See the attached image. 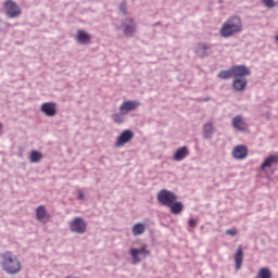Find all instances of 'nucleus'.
<instances>
[{"instance_id": "nucleus-26", "label": "nucleus", "mask_w": 278, "mask_h": 278, "mask_svg": "<svg viewBox=\"0 0 278 278\" xmlns=\"http://www.w3.org/2000/svg\"><path fill=\"white\" fill-rule=\"evenodd\" d=\"M255 278H271V273H270L269 268H261L257 277H255Z\"/></svg>"}, {"instance_id": "nucleus-11", "label": "nucleus", "mask_w": 278, "mask_h": 278, "mask_svg": "<svg viewBox=\"0 0 278 278\" xmlns=\"http://www.w3.org/2000/svg\"><path fill=\"white\" fill-rule=\"evenodd\" d=\"M250 74L249 67L247 65H233L232 67V76H237L239 78H245L247 75Z\"/></svg>"}, {"instance_id": "nucleus-3", "label": "nucleus", "mask_w": 278, "mask_h": 278, "mask_svg": "<svg viewBox=\"0 0 278 278\" xmlns=\"http://www.w3.org/2000/svg\"><path fill=\"white\" fill-rule=\"evenodd\" d=\"M157 201L161 205H165L169 207L170 212H173V203L177 201V194L175 192H170L169 190H161L157 193Z\"/></svg>"}, {"instance_id": "nucleus-29", "label": "nucleus", "mask_w": 278, "mask_h": 278, "mask_svg": "<svg viewBox=\"0 0 278 278\" xmlns=\"http://www.w3.org/2000/svg\"><path fill=\"white\" fill-rule=\"evenodd\" d=\"M227 236H237L238 229H227L226 230Z\"/></svg>"}, {"instance_id": "nucleus-23", "label": "nucleus", "mask_w": 278, "mask_h": 278, "mask_svg": "<svg viewBox=\"0 0 278 278\" xmlns=\"http://www.w3.org/2000/svg\"><path fill=\"white\" fill-rule=\"evenodd\" d=\"M29 160L31 164H36L42 160V153H40L39 150H31Z\"/></svg>"}, {"instance_id": "nucleus-31", "label": "nucleus", "mask_w": 278, "mask_h": 278, "mask_svg": "<svg viewBox=\"0 0 278 278\" xmlns=\"http://www.w3.org/2000/svg\"><path fill=\"white\" fill-rule=\"evenodd\" d=\"M197 225H198V220H195L194 218H190L189 227H197Z\"/></svg>"}, {"instance_id": "nucleus-10", "label": "nucleus", "mask_w": 278, "mask_h": 278, "mask_svg": "<svg viewBox=\"0 0 278 278\" xmlns=\"http://www.w3.org/2000/svg\"><path fill=\"white\" fill-rule=\"evenodd\" d=\"M41 111L46 115L50 116V118H52V116L58 113V109H56L55 102H43L41 104Z\"/></svg>"}, {"instance_id": "nucleus-1", "label": "nucleus", "mask_w": 278, "mask_h": 278, "mask_svg": "<svg viewBox=\"0 0 278 278\" xmlns=\"http://www.w3.org/2000/svg\"><path fill=\"white\" fill-rule=\"evenodd\" d=\"M1 257V267L5 273H8V275H17L22 271V262L16 257V255L7 251L5 253H2Z\"/></svg>"}, {"instance_id": "nucleus-5", "label": "nucleus", "mask_w": 278, "mask_h": 278, "mask_svg": "<svg viewBox=\"0 0 278 278\" xmlns=\"http://www.w3.org/2000/svg\"><path fill=\"white\" fill-rule=\"evenodd\" d=\"M135 138L134 130H130V128H126V130H122L121 135L118 136V139L116 141V147H124V144H128V142H131Z\"/></svg>"}, {"instance_id": "nucleus-20", "label": "nucleus", "mask_w": 278, "mask_h": 278, "mask_svg": "<svg viewBox=\"0 0 278 278\" xmlns=\"http://www.w3.org/2000/svg\"><path fill=\"white\" fill-rule=\"evenodd\" d=\"M147 226L143 223H137L132 227V235L134 236H142L146 232Z\"/></svg>"}, {"instance_id": "nucleus-35", "label": "nucleus", "mask_w": 278, "mask_h": 278, "mask_svg": "<svg viewBox=\"0 0 278 278\" xmlns=\"http://www.w3.org/2000/svg\"><path fill=\"white\" fill-rule=\"evenodd\" d=\"M65 278H76V277H65Z\"/></svg>"}, {"instance_id": "nucleus-15", "label": "nucleus", "mask_w": 278, "mask_h": 278, "mask_svg": "<svg viewBox=\"0 0 278 278\" xmlns=\"http://www.w3.org/2000/svg\"><path fill=\"white\" fill-rule=\"evenodd\" d=\"M244 262V251L242 247H238L236 255H235V264H236V269L240 270L242 268V264Z\"/></svg>"}, {"instance_id": "nucleus-25", "label": "nucleus", "mask_w": 278, "mask_h": 278, "mask_svg": "<svg viewBox=\"0 0 278 278\" xmlns=\"http://www.w3.org/2000/svg\"><path fill=\"white\" fill-rule=\"evenodd\" d=\"M231 76H233V67H231L230 70H222L218 73L219 78H231Z\"/></svg>"}, {"instance_id": "nucleus-2", "label": "nucleus", "mask_w": 278, "mask_h": 278, "mask_svg": "<svg viewBox=\"0 0 278 278\" xmlns=\"http://www.w3.org/2000/svg\"><path fill=\"white\" fill-rule=\"evenodd\" d=\"M243 28L242 20L239 15H231L224 22L220 28L222 37H232L237 33H241Z\"/></svg>"}, {"instance_id": "nucleus-4", "label": "nucleus", "mask_w": 278, "mask_h": 278, "mask_svg": "<svg viewBox=\"0 0 278 278\" xmlns=\"http://www.w3.org/2000/svg\"><path fill=\"white\" fill-rule=\"evenodd\" d=\"M4 9L9 17H18L22 13V9H20L18 4H16L14 0H7L4 2Z\"/></svg>"}, {"instance_id": "nucleus-27", "label": "nucleus", "mask_w": 278, "mask_h": 278, "mask_svg": "<svg viewBox=\"0 0 278 278\" xmlns=\"http://www.w3.org/2000/svg\"><path fill=\"white\" fill-rule=\"evenodd\" d=\"M113 121L121 125V123H124L122 113H114Z\"/></svg>"}, {"instance_id": "nucleus-14", "label": "nucleus", "mask_w": 278, "mask_h": 278, "mask_svg": "<svg viewBox=\"0 0 278 278\" xmlns=\"http://www.w3.org/2000/svg\"><path fill=\"white\" fill-rule=\"evenodd\" d=\"M232 127L238 129V131H245L247 129V122H244L242 115H236L232 119Z\"/></svg>"}, {"instance_id": "nucleus-13", "label": "nucleus", "mask_w": 278, "mask_h": 278, "mask_svg": "<svg viewBox=\"0 0 278 278\" xmlns=\"http://www.w3.org/2000/svg\"><path fill=\"white\" fill-rule=\"evenodd\" d=\"M189 155V148L188 146H181V148H177L175 154H174V160L175 162H181Z\"/></svg>"}, {"instance_id": "nucleus-22", "label": "nucleus", "mask_w": 278, "mask_h": 278, "mask_svg": "<svg viewBox=\"0 0 278 278\" xmlns=\"http://www.w3.org/2000/svg\"><path fill=\"white\" fill-rule=\"evenodd\" d=\"M90 39H91V37H90L89 33H86V30H78L77 40L80 43H89Z\"/></svg>"}, {"instance_id": "nucleus-16", "label": "nucleus", "mask_w": 278, "mask_h": 278, "mask_svg": "<svg viewBox=\"0 0 278 278\" xmlns=\"http://www.w3.org/2000/svg\"><path fill=\"white\" fill-rule=\"evenodd\" d=\"M278 165V155H269L266 157L261 166V170H266V168H271V166Z\"/></svg>"}, {"instance_id": "nucleus-18", "label": "nucleus", "mask_w": 278, "mask_h": 278, "mask_svg": "<svg viewBox=\"0 0 278 278\" xmlns=\"http://www.w3.org/2000/svg\"><path fill=\"white\" fill-rule=\"evenodd\" d=\"M136 30L137 28L134 20H126V25L124 26L125 35H134Z\"/></svg>"}, {"instance_id": "nucleus-24", "label": "nucleus", "mask_w": 278, "mask_h": 278, "mask_svg": "<svg viewBox=\"0 0 278 278\" xmlns=\"http://www.w3.org/2000/svg\"><path fill=\"white\" fill-rule=\"evenodd\" d=\"M208 46L207 43H199L198 48H197V53L200 55V56H205L206 53H207V50H208Z\"/></svg>"}, {"instance_id": "nucleus-33", "label": "nucleus", "mask_w": 278, "mask_h": 278, "mask_svg": "<svg viewBox=\"0 0 278 278\" xmlns=\"http://www.w3.org/2000/svg\"><path fill=\"white\" fill-rule=\"evenodd\" d=\"M0 129H3V126H2V124H1V122H0Z\"/></svg>"}, {"instance_id": "nucleus-8", "label": "nucleus", "mask_w": 278, "mask_h": 278, "mask_svg": "<svg viewBox=\"0 0 278 278\" xmlns=\"http://www.w3.org/2000/svg\"><path fill=\"white\" fill-rule=\"evenodd\" d=\"M140 102L138 100H124L119 106V111L122 115L129 113V111H134L139 106Z\"/></svg>"}, {"instance_id": "nucleus-9", "label": "nucleus", "mask_w": 278, "mask_h": 278, "mask_svg": "<svg viewBox=\"0 0 278 278\" xmlns=\"http://www.w3.org/2000/svg\"><path fill=\"white\" fill-rule=\"evenodd\" d=\"M130 255H132V263L139 264L141 262L140 255L147 257V255H150V251H148L147 247H142L141 249H130Z\"/></svg>"}, {"instance_id": "nucleus-32", "label": "nucleus", "mask_w": 278, "mask_h": 278, "mask_svg": "<svg viewBox=\"0 0 278 278\" xmlns=\"http://www.w3.org/2000/svg\"><path fill=\"white\" fill-rule=\"evenodd\" d=\"M121 11H122L123 13H126L127 7H126L125 3H122V4H121Z\"/></svg>"}, {"instance_id": "nucleus-7", "label": "nucleus", "mask_w": 278, "mask_h": 278, "mask_svg": "<svg viewBox=\"0 0 278 278\" xmlns=\"http://www.w3.org/2000/svg\"><path fill=\"white\" fill-rule=\"evenodd\" d=\"M70 227H71V231H73L74 233H85L87 229V225L84 218H79V217L74 218V220L71 222Z\"/></svg>"}, {"instance_id": "nucleus-17", "label": "nucleus", "mask_w": 278, "mask_h": 278, "mask_svg": "<svg viewBox=\"0 0 278 278\" xmlns=\"http://www.w3.org/2000/svg\"><path fill=\"white\" fill-rule=\"evenodd\" d=\"M247 78H240L238 76H235V80L232 81L233 88L238 91H242L247 87Z\"/></svg>"}, {"instance_id": "nucleus-34", "label": "nucleus", "mask_w": 278, "mask_h": 278, "mask_svg": "<svg viewBox=\"0 0 278 278\" xmlns=\"http://www.w3.org/2000/svg\"><path fill=\"white\" fill-rule=\"evenodd\" d=\"M276 40L278 41V35H276Z\"/></svg>"}, {"instance_id": "nucleus-6", "label": "nucleus", "mask_w": 278, "mask_h": 278, "mask_svg": "<svg viewBox=\"0 0 278 278\" xmlns=\"http://www.w3.org/2000/svg\"><path fill=\"white\" fill-rule=\"evenodd\" d=\"M248 155V146H244V143H239V146H235L232 150V157H235V160H247Z\"/></svg>"}, {"instance_id": "nucleus-28", "label": "nucleus", "mask_w": 278, "mask_h": 278, "mask_svg": "<svg viewBox=\"0 0 278 278\" xmlns=\"http://www.w3.org/2000/svg\"><path fill=\"white\" fill-rule=\"evenodd\" d=\"M263 3H264V5L267 7L268 9H273L274 7H276L275 0H263Z\"/></svg>"}, {"instance_id": "nucleus-30", "label": "nucleus", "mask_w": 278, "mask_h": 278, "mask_svg": "<svg viewBox=\"0 0 278 278\" xmlns=\"http://www.w3.org/2000/svg\"><path fill=\"white\" fill-rule=\"evenodd\" d=\"M77 199H78L79 201H84L85 194H84V192H83L81 190H78V192H77Z\"/></svg>"}, {"instance_id": "nucleus-19", "label": "nucleus", "mask_w": 278, "mask_h": 278, "mask_svg": "<svg viewBox=\"0 0 278 278\" xmlns=\"http://www.w3.org/2000/svg\"><path fill=\"white\" fill-rule=\"evenodd\" d=\"M184 207V203L178 202V197H176V201L172 203V214H181Z\"/></svg>"}, {"instance_id": "nucleus-12", "label": "nucleus", "mask_w": 278, "mask_h": 278, "mask_svg": "<svg viewBox=\"0 0 278 278\" xmlns=\"http://www.w3.org/2000/svg\"><path fill=\"white\" fill-rule=\"evenodd\" d=\"M36 217H37V220H39L40 223H49L51 218L50 214H48L43 205H40L39 207H37Z\"/></svg>"}, {"instance_id": "nucleus-21", "label": "nucleus", "mask_w": 278, "mask_h": 278, "mask_svg": "<svg viewBox=\"0 0 278 278\" xmlns=\"http://www.w3.org/2000/svg\"><path fill=\"white\" fill-rule=\"evenodd\" d=\"M214 134V126L212 122H207V124H204L203 126V136L204 138H212Z\"/></svg>"}]
</instances>
